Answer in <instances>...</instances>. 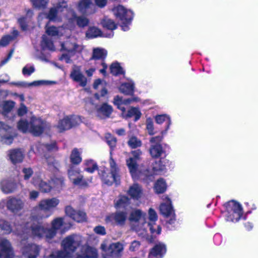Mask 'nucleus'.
I'll list each match as a JSON object with an SVG mask.
<instances>
[{"label": "nucleus", "instance_id": "nucleus-1", "mask_svg": "<svg viewBox=\"0 0 258 258\" xmlns=\"http://www.w3.org/2000/svg\"><path fill=\"white\" fill-rule=\"evenodd\" d=\"M51 228L47 229L40 225H32L28 223L17 226L14 230L15 234L19 236L22 240L32 236L36 237H45L47 240L52 238L57 233L60 234L66 232L63 227V219L57 218L51 223Z\"/></svg>", "mask_w": 258, "mask_h": 258}, {"label": "nucleus", "instance_id": "nucleus-2", "mask_svg": "<svg viewBox=\"0 0 258 258\" xmlns=\"http://www.w3.org/2000/svg\"><path fill=\"white\" fill-rule=\"evenodd\" d=\"M105 138L107 144L111 148L109 161L110 172L107 173L106 169L100 167L99 170V174L103 182L107 185H111L113 182L118 184L120 180V169L112 157V148L116 145V139L110 134H106Z\"/></svg>", "mask_w": 258, "mask_h": 258}, {"label": "nucleus", "instance_id": "nucleus-3", "mask_svg": "<svg viewBox=\"0 0 258 258\" xmlns=\"http://www.w3.org/2000/svg\"><path fill=\"white\" fill-rule=\"evenodd\" d=\"M82 242V237L77 235L67 237L62 241L63 250L54 251L47 258H71L72 253L80 247Z\"/></svg>", "mask_w": 258, "mask_h": 258}, {"label": "nucleus", "instance_id": "nucleus-4", "mask_svg": "<svg viewBox=\"0 0 258 258\" xmlns=\"http://www.w3.org/2000/svg\"><path fill=\"white\" fill-rule=\"evenodd\" d=\"M84 49V46L74 37L67 38L61 43V50L66 53H63L59 59L67 63H71L73 56L80 54Z\"/></svg>", "mask_w": 258, "mask_h": 258}, {"label": "nucleus", "instance_id": "nucleus-5", "mask_svg": "<svg viewBox=\"0 0 258 258\" xmlns=\"http://www.w3.org/2000/svg\"><path fill=\"white\" fill-rule=\"evenodd\" d=\"M47 126L46 122L35 116L31 118L30 123L22 119L18 123V128L20 131L23 133H31L36 136L41 135Z\"/></svg>", "mask_w": 258, "mask_h": 258}, {"label": "nucleus", "instance_id": "nucleus-6", "mask_svg": "<svg viewBox=\"0 0 258 258\" xmlns=\"http://www.w3.org/2000/svg\"><path fill=\"white\" fill-rule=\"evenodd\" d=\"M146 214L139 209L133 210L128 218L132 228L138 233L139 236L149 240L148 230L143 224L146 223Z\"/></svg>", "mask_w": 258, "mask_h": 258}, {"label": "nucleus", "instance_id": "nucleus-7", "mask_svg": "<svg viewBox=\"0 0 258 258\" xmlns=\"http://www.w3.org/2000/svg\"><path fill=\"white\" fill-rule=\"evenodd\" d=\"M139 100V98L136 97L123 99L122 97L116 96L114 98L113 103L122 111L121 116L122 117L127 118L134 116L135 121H137L140 119L142 115L139 109L137 107H132L126 112L123 105H127L131 104L132 102H138Z\"/></svg>", "mask_w": 258, "mask_h": 258}, {"label": "nucleus", "instance_id": "nucleus-8", "mask_svg": "<svg viewBox=\"0 0 258 258\" xmlns=\"http://www.w3.org/2000/svg\"><path fill=\"white\" fill-rule=\"evenodd\" d=\"M112 11L120 22L122 30L124 31L128 30L134 17L133 11L119 5L114 7Z\"/></svg>", "mask_w": 258, "mask_h": 258}, {"label": "nucleus", "instance_id": "nucleus-9", "mask_svg": "<svg viewBox=\"0 0 258 258\" xmlns=\"http://www.w3.org/2000/svg\"><path fill=\"white\" fill-rule=\"evenodd\" d=\"M56 6L51 8L47 15V18L50 21L54 23H60L64 20L63 16L67 14V9L68 0H54Z\"/></svg>", "mask_w": 258, "mask_h": 258}, {"label": "nucleus", "instance_id": "nucleus-10", "mask_svg": "<svg viewBox=\"0 0 258 258\" xmlns=\"http://www.w3.org/2000/svg\"><path fill=\"white\" fill-rule=\"evenodd\" d=\"M65 20V26L69 30L75 29L76 25L83 28L87 26L89 22V19L84 16H78L73 10L70 9L67 11V14L63 16Z\"/></svg>", "mask_w": 258, "mask_h": 258}, {"label": "nucleus", "instance_id": "nucleus-11", "mask_svg": "<svg viewBox=\"0 0 258 258\" xmlns=\"http://www.w3.org/2000/svg\"><path fill=\"white\" fill-rule=\"evenodd\" d=\"M242 214V208L239 203L231 201L227 204L226 220L227 221L237 222Z\"/></svg>", "mask_w": 258, "mask_h": 258}, {"label": "nucleus", "instance_id": "nucleus-12", "mask_svg": "<svg viewBox=\"0 0 258 258\" xmlns=\"http://www.w3.org/2000/svg\"><path fill=\"white\" fill-rule=\"evenodd\" d=\"M86 108L100 118L108 117L112 112V108L110 105L106 103L98 105L91 100L86 103Z\"/></svg>", "mask_w": 258, "mask_h": 258}, {"label": "nucleus", "instance_id": "nucleus-13", "mask_svg": "<svg viewBox=\"0 0 258 258\" xmlns=\"http://www.w3.org/2000/svg\"><path fill=\"white\" fill-rule=\"evenodd\" d=\"M102 251L111 256L118 257L121 255L124 249L123 244L119 242L112 243L108 245L107 241H104L100 246Z\"/></svg>", "mask_w": 258, "mask_h": 258}, {"label": "nucleus", "instance_id": "nucleus-14", "mask_svg": "<svg viewBox=\"0 0 258 258\" xmlns=\"http://www.w3.org/2000/svg\"><path fill=\"white\" fill-rule=\"evenodd\" d=\"M59 202V200L56 198L45 199L40 201L37 208L45 213L48 214L46 216L48 217L52 214Z\"/></svg>", "mask_w": 258, "mask_h": 258}, {"label": "nucleus", "instance_id": "nucleus-15", "mask_svg": "<svg viewBox=\"0 0 258 258\" xmlns=\"http://www.w3.org/2000/svg\"><path fill=\"white\" fill-rule=\"evenodd\" d=\"M70 77L74 82L78 83L83 87L86 86L90 81L83 74L81 67L76 65L72 67Z\"/></svg>", "mask_w": 258, "mask_h": 258}, {"label": "nucleus", "instance_id": "nucleus-16", "mask_svg": "<svg viewBox=\"0 0 258 258\" xmlns=\"http://www.w3.org/2000/svg\"><path fill=\"white\" fill-rule=\"evenodd\" d=\"M81 121L80 116H67L59 120L56 125V127L59 132H62L79 124Z\"/></svg>", "mask_w": 258, "mask_h": 258}, {"label": "nucleus", "instance_id": "nucleus-17", "mask_svg": "<svg viewBox=\"0 0 258 258\" xmlns=\"http://www.w3.org/2000/svg\"><path fill=\"white\" fill-rule=\"evenodd\" d=\"M16 135L15 131L11 126L0 121V137L3 143L11 144Z\"/></svg>", "mask_w": 258, "mask_h": 258}, {"label": "nucleus", "instance_id": "nucleus-18", "mask_svg": "<svg viewBox=\"0 0 258 258\" xmlns=\"http://www.w3.org/2000/svg\"><path fill=\"white\" fill-rule=\"evenodd\" d=\"M68 174L70 180L75 185L85 187L91 182V180L83 178V176L80 174V169L73 166L71 167L68 170Z\"/></svg>", "mask_w": 258, "mask_h": 258}, {"label": "nucleus", "instance_id": "nucleus-19", "mask_svg": "<svg viewBox=\"0 0 258 258\" xmlns=\"http://www.w3.org/2000/svg\"><path fill=\"white\" fill-rule=\"evenodd\" d=\"M127 219V214L125 212H117L106 216L105 222L111 225L123 226Z\"/></svg>", "mask_w": 258, "mask_h": 258}, {"label": "nucleus", "instance_id": "nucleus-20", "mask_svg": "<svg viewBox=\"0 0 258 258\" xmlns=\"http://www.w3.org/2000/svg\"><path fill=\"white\" fill-rule=\"evenodd\" d=\"M149 219L150 222L145 223L143 224L144 227H146V229H149L150 232L152 234H159L161 233V228L160 226L156 224L157 220V215L156 212L152 208L149 210Z\"/></svg>", "mask_w": 258, "mask_h": 258}, {"label": "nucleus", "instance_id": "nucleus-21", "mask_svg": "<svg viewBox=\"0 0 258 258\" xmlns=\"http://www.w3.org/2000/svg\"><path fill=\"white\" fill-rule=\"evenodd\" d=\"M169 163V161L165 159H160L156 161L152 164V170L151 175L148 171H145V175L147 177H150L152 174H161L164 173L166 170V166Z\"/></svg>", "mask_w": 258, "mask_h": 258}, {"label": "nucleus", "instance_id": "nucleus-22", "mask_svg": "<svg viewBox=\"0 0 258 258\" xmlns=\"http://www.w3.org/2000/svg\"><path fill=\"white\" fill-rule=\"evenodd\" d=\"M40 250V247L34 243H27L21 249L23 255L27 258H36Z\"/></svg>", "mask_w": 258, "mask_h": 258}, {"label": "nucleus", "instance_id": "nucleus-23", "mask_svg": "<svg viewBox=\"0 0 258 258\" xmlns=\"http://www.w3.org/2000/svg\"><path fill=\"white\" fill-rule=\"evenodd\" d=\"M78 9L81 13L90 15L96 12V6L91 0H80L78 4Z\"/></svg>", "mask_w": 258, "mask_h": 258}, {"label": "nucleus", "instance_id": "nucleus-24", "mask_svg": "<svg viewBox=\"0 0 258 258\" xmlns=\"http://www.w3.org/2000/svg\"><path fill=\"white\" fill-rule=\"evenodd\" d=\"M138 161L135 159L131 158L126 160V165L130 172L132 177L135 179L142 178V174H145V173H142L139 170Z\"/></svg>", "mask_w": 258, "mask_h": 258}, {"label": "nucleus", "instance_id": "nucleus-25", "mask_svg": "<svg viewBox=\"0 0 258 258\" xmlns=\"http://www.w3.org/2000/svg\"><path fill=\"white\" fill-rule=\"evenodd\" d=\"M159 209L161 214L165 217H173L174 211L171 201L167 196H163V202L161 204Z\"/></svg>", "mask_w": 258, "mask_h": 258}, {"label": "nucleus", "instance_id": "nucleus-26", "mask_svg": "<svg viewBox=\"0 0 258 258\" xmlns=\"http://www.w3.org/2000/svg\"><path fill=\"white\" fill-rule=\"evenodd\" d=\"M65 20H63L62 22H63V25L60 27H55L54 26H49L47 25L46 26V33L47 35L52 36L60 37L63 36L67 32V30H69L66 26H65Z\"/></svg>", "mask_w": 258, "mask_h": 258}, {"label": "nucleus", "instance_id": "nucleus-27", "mask_svg": "<svg viewBox=\"0 0 258 258\" xmlns=\"http://www.w3.org/2000/svg\"><path fill=\"white\" fill-rule=\"evenodd\" d=\"M97 256L98 253L96 248L84 245L81 246L80 252L77 253L76 258H97Z\"/></svg>", "mask_w": 258, "mask_h": 258}, {"label": "nucleus", "instance_id": "nucleus-28", "mask_svg": "<svg viewBox=\"0 0 258 258\" xmlns=\"http://www.w3.org/2000/svg\"><path fill=\"white\" fill-rule=\"evenodd\" d=\"M0 258H20L14 257L13 250L10 242L7 239L2 240L0 243Z\"/></svg>", "mask_w": 258, "mask_h": 258}, {"label": "nucleus", "instance_id": "nucleus-29", "mask_svg": "<svg viewBox=\"0 0 258 258\" xmlns=\"http://www.w3.org/2000/svg\"><path fill=\"white\" fill-rule=\"evenodd\" d=\"M161 140L160 137H152L150 140V142L152 143L150 152L153 157H159L164 153L161 145L158 143Z\"/></svg>", "mask_w": 258, "mask_h": 258}, {"label": "nucleus", "instance_id": "nucleus-30", "mask_svg": "<svg viewBox=\"0 0 258 258\" xmlns=\"http://www.w3.org/2000/svg\"><path fill=\"white\" fill-rule=\"evenodd\" d=\"M56 150V147L55 143H53L50 145H43L40 143L33 146L29 152V154L31 152L40 155L43 154L45 151H52Z\"/></svg>", "mask_w": 258, "mask_h": 258}, {"label": "nucleus", "instance_id": "nucleus-31", "mask_svg": "<svg viewBox=\"0 0 258 258\" xmlns=\"http://www.w3.org/2000/svg\"><path fill=\"white\" fill-rule=\"evenodd\" d=\"M166 251V248L163 243L156 244L150 250L148 258H162Z\"/></svg>", "mask_w": 258, "mask_h": 258}, {"label": "nucleus", "instance_id": "nucleus-32", "mask_svg": "<svg viewBox=\"0 0 258 258\" xmlns=\"http://www.w3.org/2000/svg\"><path fill=\"white\" fill-rule=\"evenodd\" d=\"M66 214L78 222H82L86 220V214L83 211H76L71 206L66 208Z\"/></svg>", "mask_w": 258, "mask_h": 258}, {"label": "nucleus", "instance_id": "nucleus-33", "mask_svg": "<svg viewBox=\"0 0 258 258\" xmlns=\"http://www.w3.org/2000/svg\"><path fill=\"white\" fill-rule=\"evenodd\" d=\"M127 194L134 200H139L144 196L142 187L137 183L131 185L127 191Z\"/></svg>", "mask_w": 258, "mask_h": 258}, {"label": "nucleus", "instance_id": "nucleus-34", "mask_svg": "<svg viewBox=\"0 0 258 258\" xmlns=\"http://www.w3.org/2000/svg\"><path fill=\"white\" fill-rule=\"evenodd\" d=\"M113 35V32H109L108 34H103L96 27H89L86 33V36L88 38H94L99 36L111 38Z\"/></svg>", "mask_w": 258, "mask_h": 258}, {"label": "nucleus", "instance_id": "nucleus-35", "mask_svg": "<svg viewBox=\"0 0 258 258\" xmlns=\"http://www.w3.org/2000/svg\"><path fill=\"white\" fill-rule=\"evenodd\" d=\"M32 183L35 186L39 187L40 190L43 192H48L52 188L51 184L44 181L40 178L39 175H35L33 177Z\"/></svg>", "mask_w": 258, "mask_h": 258}, {"label": "nucleus", "instance_id": "nucleus-36", "mask_svg": "<svg viewBox=\"0 0 258 258\" xmlns=\"http://www.w3.org/2000/svg\"><path fill=\"white\" fill-rule=\"evenodd\" d=\"M24 206V202L20 199L15 198H10L7 202V208L14 213L21 210Z\"/></svg>", "mask_w": 258, "mask_h": 258}, {"label": "nucleus", "instance_id": "nucleus-37", "mask_svg": "<svg viewBox=\"0 0 258 258\" xmlns=\"http://www.w3.org/2000/svg\"><path fill=\"white\" fill-rule=\"evenodd\" d=\"M0 187L3 192L10 194L16 190L17 186L14 181L8 179H3L0 183Z\"/></svg>", "mask_w": 258, "mask_h": 258}, {"label": "nucleus", "instance_id": "nucleus-38", "mask_svg": "<svg viewBox=\"0 0 258 258\" xmlns=\"http://www.w3.org/2000/svg\"><path fill=\"white\" fill-rule=\"evenodd\" d=\"M155 121L157 124H162L163 122L166 123V127L164 131L162 132L161 134L163 135L166 134L171 124V120L170 116L167 114L157 115L155 117Z\"/></svg>", "mask_w": 258, "mask_h": 258}, {"label": "nucleus", "instance_id": "nucleus-39", "mask_svg": "<svg viewBox=\"0 0 258 258\" xmlns=\"http://www.w3.org/2000/svg\"><path fill=\"white\" fill-rule=\"evenodd\" d=\"M10 159L13 163L21 162L24 158V153L20 149L10 150L9 152Z\"/></svg>", "mask_w": 258, "mask_h": 258}, {"label": "nucleus", "instance_id": "nucleus-40", "mask_svg": "<svg viewBox=\"0 0 258 258\" xmlns=\"http://www.w3.org/2000/svg\"><path fill=\"white\" fill-rule=\"evenodd\" d=\"M135 84L133 81L130 80L126 83L122 84L119 87V91L126 95H132L134 92Z\"/></svg>", "mask_w": 258, "mask_h": 258}, {"label": "nucleus", "instance_id": "nucleus-41", "mask_svg": "<svg viewBox=\"0 0 258 258\" xmlns=\"http://www.w3.org/2000/svg\"><path fill=\"white\" fill-rule=\"evenodd\" d=\"M130 204V199L126 196H120L115 201V207L116 208H124Z\"/></svg>", "mask_w": 258, "mask_h": 258}, {"label": "nucleus", "instance_id": "nucleus-42", "mask_svg": "<svg viewBox=\"0 0 258 258\" xmlns=\"http://www.w3.org/2000/svg\"><path fill=\"white\" fill-rule=\"evenodd\" d=\"M82 150L75 148L73 150L70 156V160L72 163L74 164H80L82 159L81 156Z\"/></svg>", "mask_w": 258, "mask_h": 258}, {"label": "nucleus", "instance_id": "nucleus-43", "mask_svg": "<svg viewBox=\"0 0 258 258\" xmlns=\"http://www.w3.org/2000/svg\"><path fill=\"white\" fill-rule=\"evenodd\" d=\"M167 188L165 181L160 178L158 179L155 183L154 188L155 192L157 194H161L164 192Z\"/></svg>", "mask_w": 258, "mask_h": 258}, {"label": "nucleus", "instance_id": "nucleus-44", "mask_svg": "<svg viewBox=\"0 0 258 258\" xmlns=\"http://www.w3.org/2000/svg\"><path fill=\"white\" fill-rule=\"evenodd\" d=\"M15 102L13 101H5L3 103L2 107L0 106V111L2 110V113L6 115L10 112L14 107Z\"/></svg>", "mask_w": 258, "mask_h": 258}, {"label": "nucleus", "instance_id": "nucleus-45", "mask_svg": "<svg viewBox=\"0 0 258 258\" xmlns=\"http://www.w3.org/2000/svg\"><path fill=\"white\" fill-rule=\"evenodd\" d=\"M84 169L89 173H93L97 168L96 163L92 159H87L84 161Z\"/></svg>", "mask_w": 258, "mask_h": 258}, {"label": "nucleus", "instance_id": "nucleus-46", "mask_svg": "<svg viewBox=\"0 0 258 258\" xmlns=\"http://www.w3.org/2000/svg\"><path fill=\"white\" fill-rule=\"evenodd\" d=\"M106 54L107 52L105 49L100 48H94L93 52L92 59L95 60L100 59L101 61L105 58Z\"/></svg>", "mask_w": 258, "mask_h": 258}, {"label": "nucleus", "instance_id": "nucleus-47", "mask_svg": "<svg viewBox=\"0 0 258 258\" xmlns=\"http://www.w3.org/2000/svg\"><path fill=\"white\" fill-rule=\"evenodd\" d=\"M101 24L104 28L111 30L110 32H113L112 30L115 29L117 27L113 21L108 18H104L101 22Z\"/></svg>", "mask_w": 258, "mask_h": 258}, {"label": "nucleus", "instance_id": "nucleus-48", "mask_svg": "<svg viewBox=\"0 0 258 258\" xmlns=\"http://www.w3.org/2000/svg\"><path fill=\"white\" fill-rule=\"evenodd\" d=\"M50 183L51 184L52 188L59 191L63 186V179L61 177H55L51 179Z\"/></svg>", "mask_w": 258, "mask_h": 258}, {"label": "nucleus", "instance_id": "nucleus-49", "mask_svg": "<svg viewBox=\"0 0 258 258\" xmlns=\"http://www.w3.org/2000/svg\"><path fill=\"white\" fill-rule=\"evenodd\" d=\"M55 82L48 80H38L30 83L31 87H38L41 86H49L54 85Z\"/></svg>", "mask_w": 258, "mask_h": 258}, {"label": "nucleus", "instance_id": "nucleus-50", "mask_svg": "<svg viewBox=\"0 0 258 258\" xmlns=\"http://www.w3.org/2000/svg\"><path fill=\"white\" fill-rule=\"evenodd\" d=\"M41 46L43 49H48L50 50H54V46L53 43L45 36L42 37Z\"/></svg>", "mask_w": 258, "mask_h": 258}, {"label": "nucleus", "instance_id": "nucleus-51", "mask_svg": "<svg viewBox=\"0 0 258 258\" xmlns=\"http://www.w3.org/2000/svg\"><path fill=\"white\" fill-rule=\"evenodd\" d=\"M127 143L128 146L132 148H138L140 147L142 145L141 140L135 136L130 137Z\"/></svg>", "mask_w": 258, "mask_h": 258}, {"label": "nucleus", "instance_id": "nucleus-52", "mask_svg": "<svg viewBox=\"0 0 258 258\" xmlns=\"http://www.w3.org/2000/svg\"><path fill=\"white\" fill-rule=\"evenodd\" d=\"M110 70L111 73L114 75L121 74L123 72L122 68L117 62L113 63L110 67Z\"/></svg>", "mask_w": 258, "mask_h": 258}, {"label": "nucleus", "instance_id": "nucleus-53", "mask_svg": "<svg viewBox=\"0 0 258 258\" xmlns=\"http://www.w3.org/2000/svg\"><path fill=\"white\" fill-rule=\"evenodd\" d=\"M146 130L148 134L153 135L155 134L154 131V123L152 119L150 117L147 118L146 121Z\"/></svg>", "mask_w": 258, "mask_h": 258}, {"label": "nucleus", "instance_id": "nucleus-54", "mask_svg": "<svg viewBox=\"0 0 258 258\" xmlns=\"http://www.w3.org/2000/svg\"><path fill=\"white\" fill-rule=\"evenodd\" d=\"M48 1V0H31L33 5L37 8L45 7Z\"/></svg>", "mask_w": 258, "mask_h": 258}, {"label": "nucleus", "instance_id": "nucleus-55", "mask_svg": "<svg viewBox=\"0 0 258 258\" xmlns=\"http://www.w3.org/2000/svg\"><path fill=\"white\" fill-rule=\"evenodd\" d=\"M0 226L2 230L4 231L5 233L9 234L12 231L11 226L7 222L3 221L0 224Z\"/></svg>", "mask_w": 258, "mask_h": 258}, {"label": "nucleus", "instance_id": "nucleus-56", "mask_svg": "<svg viewBox=\"0 0 258 258\" xmlns=\"http://www.w3.org/2000/svg\"><path fill=\"white\" fill-rule=\"evenodd\" d=\"M35 71L34 67L33 66L26 65L23 68L22 73L24 75L30 76Z\"/></svg>", "mask_w": 258, "mask_h": 258}, {"label": "nucleus", "instance_id": "nucleus-57", "mask_svg": "<svg viewBox=\"0 0 258 258\" xmlns=\"http://www.w3.org/2000/svg\"><path fill=\"white\" fill-rule=\"evenodd\" d=\"M140 245L141 243L139 241L134 240L131 242L129 247V250L133 252L136 251L139 249Z\"/></svg>", "mask_w": 258, "mask_h": 258}, {"label": "nucleus", "instance_id": "nucleus-58", "mask_svg": "<svg viewBox=\"0 0 258 258\" xmlns=\"http://www.w3.org/2000/svg\"><path fill=\"white\" fill-rule=\"evenodd\" d=\"M13 39V37L10 35H6L4 36L0 40V46H5Z\"/></svg>", "mask_w": 258, "mask_h": 258}, {"label": "nucleus", "instance_id": "nucleus-59", "mask_svg": "<svg viewBox=\"0 0 258 258\" xmlns=\"http://www.w3.org/2000/svg\"><path fill=\"white\" fill-rule=\"evenodd\" d=\"M27 107L24 105V103H21L20 106L17 111L18 115L20 116H23L27 113Z\"/></svg>", "mask_w": 258, "mask_h": 258}, {"label": "nucleus", "instance_id": "nucleus-60", "mask_svg": "<svg viewBox=\"0 0 258 258\" xmlns=\"http://www.w3.org/2000/svg\"><path fill=\"white\" fill-rule=\"evenodd\" d=\"M24 178L25 180H28L30 178L33 173V171L30 168H25L23 169Z\"/></svg>", "mask_w": 258, "mask_h": 258}, {"label": "nucleus", "instance_id": "nucleus-61", "mask_svg": "<svg viewBox=\"0 0 258 258\" xmlns=\"http://www.w3.org/2000/svg\"><path fill=\"white\" fill-rule=\"evenodd\" d=\"M10 84L23 88L30 87V83L27 82H11Z\"/></svg>", "mask_w": 258, "mask_h": 258}, {"label": "nucleus", "instance_id": "nucleus-62", "mask_svg": "<svg viewBox=\"0 0 258 258\" xmlns=\"http://www.w3.org/2000/svg\"><path fill=\"white\" fill-rule=\"evenodd\" d=\"M18 23H19L22 30H25L27 28V18L21 17L18 19Z\"/></svg>", "mask_w": 258, "mask_h": 258}, {"label": "nucleus", "instance_id": "nucleus-63", "mask_svg": "<svg viewBox=\"0 0 258 258\" xmlns=\"http://www.w3.org/2000/svg\"><path fill=\"white\" fill-rule=\"evenodd\" d=\"M104 82L99 79L96 80L93 84V87L95 89H98L100 88H102L104 87Z\"/></svg>", "mask_w": 258, "mask_h": 258}, {"label": "nucleus", "instance_id": "nucleus-64", "mask_svg": "<svg viewBox=\"0 0 258 258\" xmlns=\"http://www.w3.org/2000/svg\"><path fill=\"white\" fill-rule=\"evenodd\" d=\"M95 232L100 235H105L106 234L105 229L103 226H98L94 228Z\"/></svg>", "mask_w": 258, "mask_h": 258}]
</instances>
